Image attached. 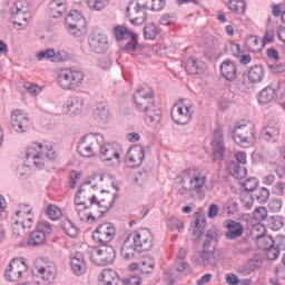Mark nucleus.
Returning a JSON list of instances; mask_svg holds the SVG:
<instances>
[{
    "mask_svg": "<svg viewBox=\"0 0 285 285\" xmlns=\"http://www.w3.org/2000/svg\"><path fill=\"white\" fill-rule=\"evenodd\" d=\"M154 246L153 233L148 228H140L131 232L125 239L120 255L127 262H131L137 255L144 250H150Z\"/></svg>",
    "mask_w": 285,
    "mask_h": 285,
    "instance_id": "f257e3e1",
    "label": "nucleus"
},
{
    "mask_svg": "<svg viewBox=\"0 0 285 285\" xmlns=\"http://www.w3.org/2000/svg\"><path fill=\"white\" fill-rule=\"evenodd\" d=\"M136 108L146 115L147 126H157L161 122V109L155 101V91L146 88H138L134 94Z\"/></svg>",
    "mask_w": 285,
    "mask_h": 285,
    "instance_id": "f03ea898",
    "label": "nucleus"
},
{
    "mask_svg": "<svg viewBox=\"0 0 285 285\" xmlns=\"http://www.w3.org/2000/svg\"><path fill=\"white\" fill-rule=\"evenodd\" d=\"M83 71L72 68L61 69L57 76V83L62 90H77L83 83Z\"/></svg>",
    "mask_w": 285,
    "mask_h": 285,
    "instance_id": "7ed1b4c3",
    "label": "nucleus"
},
{
    "mask_svg": "<svg viewBox=\"0 0 285 285\" xmlns=\"http://www.w3.org/2000/svg\"><path fill=\"white\" fill-rule=\"evenodd\" d=\"M255 125L250 121L243 120L236 124L233 139L242 148H247L248 144L255 141Z\"/></svg>",
    "mask_w": 285,
    "mask_h": 285,
    "instance_id": "20e7f679",
    "label": "nucleus"
},
{
    "mask_svg": "<svg viewBox=\"0 0 285 285\" xmlns=\"http://www.w3.org/2000/svg\"><path fill=\"white\" fill-rule=\"evenodd\" d=\"M115 199H117V194H110L107 191V195L102 199H98L94 203V209L87 215V222L91 223L96 219H101L110 208H112V204H115Z\"/></svg>",
    "mask_w": 285,
    "mask_h": 285,
    "instance_id": "39448f33",
    "label": "nucleus"
},
{
    "mask_svg": "<svg viewBox=\"0 0 285 285\" xmlns=\"http://www.w3.org/2000/svg\"><path fill=\"white\" fill-rule=\"evenodd\" d=\"M104 141V136L100 134H87L82 137L81 141L77 146V150L81 157H95L99 144Z\"/></svg>",
    "mask_w": 285,
    "mask_h": 285,
    "instance_id": "423d86ee",
    "label": "nucleus"
},
{
    "mask_svg": "<svg viewBox=\"0 0 285 285\" xmlns=\"http://www.w3.org/2000/svg\"><path fill=\"white\" fill-rule=\"evenodd\" d=\"M89 259L94 262L97 266H108V264H112L115 262V257H117V252H115V247L106 246L95 247L88 250Z\"/></svg>",
    "mask_w": 285,
    "mask_h": 285,
    "instance_id": "0eeeda50",
    "label": "nucleus"
},
{
    "mask_svg": "<svg viewBox=\"0 0 285 285\" xmlns=\"http://www.w3.org/2000/svg\"><path fill=\"white\" fill-rule=\"evenodd\" d=\"M115 235H117V229L112 223H104L97 227V229L92 234V239L97 244H101L106 246V244H110L115 239Z\"/></svg>",
    "mask_w": 285,
    "mask_h": 285,
    "instance_id": "6e6552de",
    "label": "nucleus"
},
{
    "mask_svg": "<svg viewBox=\"0 0 285 285\" xmlns=\"http://www.w3.org/2000/svg\"><path fill=\"white\" fill-rule=\"evenodd\" d=\"M23 271H28V265L26 264V258H12L8 268L4 272V279L7 282H19Z\"/></svg>",
    "mask_w": 285,
    "mask_h": 285,
    "instance_id": "1a4fd4ad",
    "label": "nucleus"
},
{
    "mask_svg": "<svg viewBox=\"0 0 285 285\" xmlns=\"http://www.w3.org/2000/svg\"><path fill=\"white\" fill-rule=\"evenodd\" d=\"M206 181L207 178L203 174L193 176L188 184H186V179H181L185 193H189L190 195H198L199 197H204V187L206 186Z\"/></svg>",
    "mask_w": 285,
    "mask_h": 285,
    "instance_id": "9d476101",
    "label": "nucleus"
},
{
    "mask_svg": "<svg viewBox=\"0 0 285 285\" xmlns=\"http://www.w3.org/2000/svg\"><path fill=\"white\" fill-rule=\"evenodd\" d=\"M171 119L178 126H186L193 119V106L177 104L171 108Z\"/></svg>",
    "mask_w": 285,
    "mask_h": 285,
    "instance_id": "9b49d317",
    "label": "nucleus"
},
{
    "mask_svg": "<svg viewBox=\"0 0 285 285\" xmlns=\"http://www.w3.org/2000/svg\"><path fill=\"white\" fill-rule=\"evenodd\" d=\"M66 29L70 35H77L81 28H86V18L79 10H71L65 19Z\"/></svg>",
    "mask_w": 285,
    "mask_h": 285,
    "instance_id": "f8f14e48",
    "label": "nucleus"
},
{
    "mask_svg": "<svg viewBox=\"0 0 285 285\" xmlns=\"http://www.w3.org/2000/svg\"><path fill=\"white\" fill-rule=\"evenodd\" d=\"M95 202H97V196L92 194L90 187L81 186L75 197L76 206H85V210H88V208H90V210L92 212L95 207Z\"/></svg>",
    "mask_w": 285,
    "mask_h": 285,
    "instance_id": "ddd939ff",
    "label": "nucleus"
},
{
    "mask_svg": "<svg viewBox=\"0 0 285 285\" xmlns=\"http://www.w3.org/2000/svg\"><path fill=\"white\" fill-rule=\"evenodd\" d=\"M255 239L258 248L267 250V259L273 262L279 257V249L275 248V239H273V237L262 234L257 235Z\"/></svg>",
    "mask_w": 285,
    "mask_h": 285,
    "instance_id": "4468645a",
    "label": "nucleus"
},
{
    "mask_svg": "<svg viewBox=\"0 0 285 285\" xmlns=\"http://www.w3.org/2000/svg\"><path fill=\"white\" fill-rule=\"evenodd\" d=\"M212 148L215 160L224 159V155H226V145L224 144V130L222 128L214 130Z\"/></svg>",
    "mask_w": 285,
    "mask_h": 285,
    "instance_id": "2eb2a0df",
    "label": "nucleus"
},
{
    "mask_svg": "<svg viewBox=\"0 0 285 285\" xmlns=\"http://www.w3.org/2000/svg\"><path fill=\"white\" fill-rule=\"evenodd\" d=\"M57 277V268L52 266L41 267L37 274H33V279L37 285H50Z\"/></svg>",
    "mask_w": 285,
    "mask_h": 285,
    "instance_id": "dca6fc26",
    "label": "nucleus"
},
{
    "mask_svg": "<svg viewBox=\"0 0 285 285\" xmlns=\"http://www.w3.org/2000/svg\"><path fill=\"white\" fill-rule=\"evenodd\" d=\"M11 126L16 132H28L30 119L23 114V111H21V109H17L11 115Z\"/></svg>",
    "mask_w": 285,
    "mask_h": 285,
    "instance_id": "f3484780",
    "label": "nucleus"
},
{
    "mask_svg": "<svg viewBox=\"0 0 285 285\" xmlns=\"http://www.w3.org/2000/svg\"><path fill=\"white\" fill-rule=\"evenodd\" d=\"M127 159L131 168H139L144 164V159H146L144 147L139 145L131 147L127 154Z\"/></svg>",
    "mask_w": 285,
    "mask_h": 285,
    "instance_id": "a211bd4d",
    "label": "nucleus"
},
{
    "mask_svg": "<svg viewBox=\"0 0 285 285\" xmlns=\"http://www.w3.org/2000/svg\"><path fill=\"white\" fill-rule=\"evenodd\" d=\"M219 259H222V252L215 248L202 250L198 264H200V266H217V264H219Z\"/></svg>",
    "mask_w": 285,
    "mask_h": 285,
    "instance_id": "6ab92c4d",
    "label": "nucleus"
},
{
    "mask_svg": "<svg viewBox=\"0 0 285 285\" xmlns=\"http://www.w3.org/2000/svg\"><path fill=\"white\" fill-rule=\"evenodd\" d=\"M225 228H227V232L225 233L226 239H239V237L244 235V224L237 220H226Z\"/></svg>",
    "mask_w": 285,
    "mask_h": 285,
    "instance_id": "aec40b11",
    "label": "nucleus"
},
{
    "mask_svg": "<svg viewBox=\"0 0 285 285\" xmlns=\"http://www.w3.org/2000/svg\"><path fill=\"white\" fill-rule=\"evenodd\" d=\"M98 148L100 150V156L104 161H112V159H120L121 157V154H119V151L115 148V145L105 144L104 138L102 140H100Z\"/></svg>",
    "mask_w": 285,
    "mask_h": 285,
    "instance_id": "412c9836",
    "label": "nucleus"
},
{
    "mask_svg": "<svg viewBox=\"0 0 285 285\" xmlns=\"http://www.w3.org/2000/svg\"><path fill=\"white\" fill-rule=\"evenodd\" d=\"M220 75L226 81H235L237 79V66L232 60H225L220 65Z\"/></svg>",
    "mask_w": 285,
    "mask_h": 285,
    "instance_id": "4be33fe9",
    "label": "nucleus"
},
{
    "mask_svg": "<svg viewBox=\"0 0 285 285\" xmlns=\"http://www.w3.org/2000/svg\"><path fill=\"white\" fill-rule=\"evenodd\" d=\"M85 101L83 98L72 97L66 101V108L70 117H77L83 112Z\"/></svg>",
    "mask_w": 285,
    "mask_h": 285,
    "instance_id": "5701e85b",
    "label": "nucleus"
},
{
    "mask_svg": "<svg viewBox=\"0 0 285 285\" xmlns=\"http://www.w3.org/2000/svg\"><path fill=\"white\" fill-rule=\"evenodd\" d=\"M88 43L97 55H104L108 50V38L106 37H90Z\"/></svg>",
    "mask_w": 285,
    "mask_h": 285,
    "instance_id": "b1692460",
    "label": "nucleus"
},
{
    "mask_svg": "<svg viewBox=\"0 0 285 285\" xmlns=\"http://www.w3.org/2000/svg\"><path fill=\"white\" fill-rule=\"evenodd\" d=\"M71 271L75 275L81 276L86 273V259L83 258V254L81 252H77L70 261Z\"/></svg>",
    "mask_w": 285,
    "mask_h": 285,
    "instance_id": "393cba45",
    "label": "nucleus"
},
{
    "mask_svg": "<svg viewBox=\"0 0 285 285\" xmlns=\"http://www.w3.org/2000/svg\"><path fill=\"white\" fill-rule=\"evenodd\" d=\"M217 242H219V233L217 229L213 228L207 230L203 240L202 250H213V248L217 246Z\"/></svg>",
    "mask_w": 285,
    "mask_h": 285,
    "instance_id": "a878e982",
    "label": "nucleus"
},
{
    "mask_svg": "<svg viewBox=\"0 0 285 285\" xmlns=\"http://www.w3.org/2000/svg\"><path fill=\"white\" fill-rule=\"evenodd\" d=\"M262 259L257 257L250 258L245 265L238 268V273L244 276L252 275L253 273H255V271H257V268L262 267Z\"/></svg>",
    "mask_w": 285,
    "mask_h": 285,
    "instance_id": "bb28decb",
    "label": "nucleus"
},
{
    "mask_svg": "<svg viewBox=\"0 0 285 285\" xmlns=\"http://www.w3.org/2000/svg\"><path fill=\"white\" fill-rule=\"evenodd\" d=\"M11 17L13 19H22V21H28L26 14H28V7L21 0H17L10 9Z\"/></svg>",
    "mask_w": 285,
    "mask_h": 285,
    "instance_id": "cd10ccee",
    "label": "nucleus"
},
{
    "mask_svg": "<svg viewBox=\"0 0 285 285\" xmlns=\"http://www.w3.org/2000/svg\"><path fill=\"white\" fill-rule=\"evenodd\" d=\"M204 68H206V65L195 58H189L185 65L186 72L188 75H202L204 72Z\"/></svg>",
    "mask_w": 285,
    "mask_h": 285,
    "instance_id": "c85d7f7f",
    "label": "nucleus"
},
{
    "mask_svg": "<svg viewBox=\"0 0 285 285\" xmlns=\"http://www.w3.org/2000/svg\"><path fill=\"white\" fill-rule=\"evenodd\" d=\"M264 66L256 65L248 70L247 77L250 83H262V81L264 80Z\"/></svg>",
    "mask_w": 285,
    "mask_h": 285,
    "instance_id": "c756f323",
    "label": "nucleus"
},
{
    "mask_svg": "<svg viewBox=\"0 0 285 285\" xmlns=\"http://www.w3.org/2000/svg\"><path fill=\"white\" fill-rule=\"evenodd\" d=\"M94 115L97 121H102V124H108V120L110 119V109L106 104L99 102L96 107Z\"/></svg>",
    "mask_w": 285,
    "mask_h": 285,
    "instance_id": "7c9ffc66",
    "label": "nucleus"
},
{
    "mask_svg": "<svg viewBox=\"0 0 285 285\" xmlns=\"http://www.w3.org/2000/svg\"><path fill=\"white\" fill-rule=\"evenodd\" d=\"M37 59L42 61V59H48L49 61H53L59 63V61H63V56L61 52H55V49H46L37 53Z\"/></svg>",
    "mask_w": 285,
    "mask_h": 285,
    "instance_id": "2f4dec72",
    "label": "nucleus"
},
{
    "mask_svg": "<svg viewBox=\"0 0 285 285\" xmlns=\"http://www.w3.org/2000/svg\"><path fill=\"white\" fill-rule=\"evenodd\" d=\"M194 224L193 235L202 237L206 230V216L204 214H196Z\"/></svg>",
    "mask_w": 285,
    "mask_h": 285,
    "instance_id": "473e14b6",
    "label": "nucleus"
},
{
    "mask_svg": "<svg viewBox=\"0 0 285 285\" xmlns=\"http://www.w3.org/2000/svg\"><path fill=\"white\" fill-rule=\"evenodd\" d=\"M140 271L144 275H150L155 272V258L150 255H145L140 259Z\"/></svg>",
    "mask_w": 285,
    "mask_h": 285,
    "instance_id": "72a5a7b5",
    "label": "nucleus"
},
{
    "mask_svg": "<svg viewBox=\"0 0 285 285\" xmlns=\"http://www.w3.org/2000/svg\"><path fill=\"white\" fill-rule=\"evenodd\" d=\"M275 99V88L267 86L258 94V104L266 106Z\"/></svg>",
    "mask_w": 285,
    "mask_h": 285,
    "instance_id": "f704fd0d",
    "label": "nucleus"
},
{
    "mask_svg": "<svg viewBox=\"0 0 285 285\" xmlns=\"http://www.w3.org/2000/svg\"><path fill=\"white\" fill-rule=\"evenodd\" d=\"M252 200L257 202V204H266L271 197V191L268 188L259 187L252 195Z\"/></svg>",
    "mask_w": 285,
    "mask_h": 285,
    "instance_id": "c9c22d12",
    "label": "nucleus"
},
{
    "mask_svg": "<svg viewBox=\"0 0 285 285\" xmlns=\"http://www.w3.org/2000/svg\"><path fill=\"white\" fill-rule=\"evenodd\" d=\"M46 234L39 232L38 229L32 232L29 236L28 245L29 246H43L46 244Z\"/></svg>",
    "mask_w": 285,
    "mask_h": 285,
    "instance_id": "e433bc0d",
    "label": "nucleus"
},
{
    "mask_svg": "<svg viewBox=\"0 0 285 285\" xmlns=\"http://www.w3.org/2000/svg\"><path fill=\"white\" fill-rule=\"evenodd\" d=\"M60 228H62L68 237H77L79 235V228L70 219L60 222Z\"/></svg>",
    "mask_w": 285,
    "mask_h": 285,
    "instance_id": "4c0bfd02",
    "label": "nucleus"
},
{
    "mask_svg": "<svg viewBox=\"0 0 285 285\" xmlns=\"http://www.w3.org/2000/svg\"><path fill=\"white\" fill-rule=\"evenodd\" d=\"M111 35L114 37H138L135 31L130 30L126 24H117L114 27Z\"/></svg>",
    "mask_w": 285,
    "mask_h": 285,
    "instance_id": "58836bf2",
    "label": "nucleus"
},
{
    "mask_svg": "<svg viewBox=\"0 0 285 285\" xmlns=\"http://www.w3.org/2000/svg\"><path fill=\"white\" fill-rule=\"evenodd\" d=\"M228 8L234 14H245L246 1L244 0H229Z\"/></svg>",
    "mask_w": 285,
    "mask_h": 285,
    "instance_id": "ea45409f",
    "label": "nucleus"
},
{
    "mask_svg": "<svg viewBox=\"0 0 285 285\" xmlns=\"http://www.w3.org/2000/svg\"><path fill=\"white\" fill-rule=\"evenodd\" d=\"M116 41H127L122 50H126L127 52H135L137 50V45L139 41L137 40V37H116Z\"/></svg>",
    "mask_w": 285,
    "mask_h": 285,
    "instance_id": "a19ab883",
    "label": "nucleus"
},
{
    "mask_svg": "<svg viewBox=\"0 0 285 285\" xmlns=\"http://www.w3.org/2000/svg\"><path fill=\"white\" fill-rule=\"evenodd\" d=\"M229 173L236 179H244V177H246V175H247L246 167L245 166H240L237 163H232L229 165Z\"/></svg>",
    "mask_w": 285,
    "mask_h": 285,
    "instance_id": "79ce46f5",
    "label": "nucleus"
},
{
    "mask_svg": "<svg viewBox=\"0 0 285 285\" xmlns=\"http://www.w3.org/2000/svg\"><path fill=\"white\" fill-rule=\"evenodd\" d=\"M50 8L56 12L52 17L53 19H59L66 14V3L60 2L59 0H51Z\"/></svg>",
    "mask_w": 285,
    "mask_h": 285,
    "instance_id": "37998d69",
    "label": "nucleus"
},
{
    "mask_svg": "<svg viewBox=\"0 0 285 285\" xmlns=\"http://www.w3.org/2000/svg\"><path fill=\"white\" fill-rule=\"evenodd\" d=\"M267 224L272 230H282L284 228V217L273 215L267 218Z\"/></svg>",
    "mask_w": 285,
    "mask_h": 285,
    "instance_id": "c03bdc74",
    "label": "nucleus"
},
{
    "mask_svg": "<svg viewBox=\"0 0 285 285\" xmlns=\"http://www.w3.org/2000/svg\"><path fill=\"white\" fill-rule=\"evenodd\" d=\"M36 146L42 150L45 159H48L49 161H55V159H57V153L52 150V145L43 146V144L37 142Z\"/></svg>",
    "mask_w": 285,
    "mask_h": 285,
    "instance_id": "a18cd8bd",
    "label": "nucleus"
},
{
    "mask_svg": "<svg viewBox=\"0 0 285 285\" xmlns=\"http://www.w3.org/2000/svg\"><path fill=\"white\" fill-rule=\"evenodd\" d=\"M37 229L40 233H43L45 237H48V236L52 235L53 227H52V224H50L46 220H40L37 224Z\"/></svg>",
    "mask_w": 285,
    "mask_h": 285,
    "instance_id": "49530a36",
    "label": "nucleus"
},
{
    "mask_svg": "<svg viewBox=\"0 0 285 285\" xmlns=\"http://www.w3.org/2000/svg\"><path fill=\"white\" fill-rule=\"evenodd\" d=\"M263 135H264L266 141H271V139H273V137H279V127H277V125L268 126L263 131Z\"/></svg>",
    "mask_w": 285,
    "mask_h": 285,
    "instance_id": "de8ad7c7",
    "label": "nucleus"
},
{
    "mask_svg": "<svg viewBox=\"0 0 285 285\" xmlns=\"http://www.w3.org/2000/svg\"><path fill=\"white\" fill-rule=\"evenodd\" d=\"M253 217L256 222H266L268 217V209H266V207H257L253 213Z\"/></svg>",
    "mask_w": 285,
    "mask_h": 285,
    "instance_id": "09e8293b",
    "label": "nucleus"
},
{
    "mask_svg": "<svg viewBox=\"0 0 285 285\" xmlns=\"http://www.w3.org/2000/svg\"><path fill=\"white\" fill-rule=\"evenodd\" d=\"M88 8L90 10H104L106 6H108V0H87Z\"/></svg>",
    "mask_w": 285,
    "mask_h": 285,
    "instance_id": "8fccbe9b",
    "label": "nucleus"
},
{
    "mask_svg": "<svg viewBox=\"0 0 285 285\" xmlns=\"http://www.w3.org/2000/svg\"><path fill=\"white\" fill-rule=\"evenodd\" d=\"M46 213L49 219H52V222H57V219L61 217V209L55 205H49Z\"/></svg>",
    "mask_w": 285,
    "mask_h": 285,
    "instance_id": "3c124183",
    "label": "nucleus"
},
{
    "mask_svg": "<svg viewBox=\"0 0 285 285\" xmlns=\"http://www.w3.org/2000/svg\"><path fill=\"white\" fill-rule=\"evenodd\" d=\"M168 226L171 230H178L179 233L184 230V222L175 216L169 218Z\"/></svg>",
    "mask_w": 285,
    "mask_h": 285,
    "instance_id": "603ef678",
    "label": "nucleus"
},
{
    "mask_svg": "<svg viewBox=\"0 0 285 285\" xmlns=\"http://www.w3.org/2000/svg\"><path fill=\"white\" fill-rule=\"evenodd\" d=\"M259 186V180L257 178H247L244 183V188L247 193H254Z\"/></svg>",
    "mask_w": 285,
    "mask_h": 285,
    "instance_id": "864d4df0",
    "label": "nucleus"
},
{
    "mask_svg": "<svg viewBox=\"0 0 285 285\" xmlns=\"http://www.w3.org/2000/svg\"><path fill=\"white\" fill-rule=\"evenodd\" d=\"M250 252V244L248 242H240L235 245L236 255H246Z\"/></svg>",
    "mask_w": 285,
    "mask_h": 285,
    "instance_id": "5fc2aeb1",
    "label": "nucleus"
},
{
    "mask_svg": "<svg viewBox=\"0 0 285 285\" xmlns=\"http://www.w3.org/2000/svg\"><path fill=\"white\" fill-rule=\"evenodd\" d=\"M32 159H35V166L38 167L40 170H42V168H46V154H43V151H41L40 154H35L32 156Z\"/></svg>",
    "mask_w": 285,
    "mask_h": 285,
    "instance_id": "6e6d98bb",
    "label": "nucleus"
},
{
    "mask_svg": "<svg viewBox=\"0 0 285 285\" xmlns=\"http://www.w3.org/2000/svg\"><path fill=\"white\" fill-rule=\"evenodd\" d=\"M282 206H283L282 199H278V198H272L267 205L271 213H279L282 210Z\"/></svg>",
    "mask_w": 285,
    "mask_h": 285,
    "instance_id": "4d7b16f0",
    "label": "nucleus"
},
{
    "mask_svg": "<svg viewBox=\"0 0 285 285\" xmlns=\"http://www.w3.org/2000/svg\"><path fill=\"white\" fill-rule=\"evenodd\" d=\"M247 42L252 45V48H254V50H262V37H248L247 38Z\"/></svg>",
    "mask_w": 285,
    "mask_h": 285,
    "instance_id": "13d9d810",
    "label": "nucleus"
},
{
    "mask_svg": "<svg viewBox=\"0 0 285 285\" xmlns=\"http://www.w3.org/2000/svg\"><path fill=\"white\" fill-rule=\"evenodd\" d=\"M82 174L77 170L70 171V188H76L77 181L81 179Z\"/></svg>",
    "mask_w": 285,
    "mask_h": 285,
    "instance_id": "bf43d9fd",
    "label": "nucleus"
},
{
    "mask_svg": "<svg viewBox=\"0 0 285 285\" xmlns=\"http://www.w3.org/2000/svg\"><path fill=\"white\" fill-rule=\"evenodd\" d=\"M150 32H153V33H150ZM148 35H149V37H151L153 35L154 36L159 35V28H157V26H155V24L146 26L144 28V37H148Z\"/></svg>",
    "mask_w": 285,
    "mask_h": 285,
    "instance_id": "052dcab7",
    "label": "nucleus"
},
{
    "mask_svg": "<svg viewBox=\"0 0 285 285\" xmlns=\"http://www.w3.org/2000/svg\"><path fill=\"white\" fill-rule=\"evenodd\" d=\"M284 188L285 185L282 181L276 183L273 188H272V193L274 195H277L278 197H282V195H284Z\"/></svg>",
    "mask_w": 285,
    "mask_h": 285,
    "instance_id": "680f3d73",
    "label": "nucleus"
},
{
    "mask_svg": "<svg viewBox=\"0 0 285 285\" xmlns=\"http://www.w3.org/2000/svg\"><path fill=\"white\" fill-rule=\"evenodd\" d=\"M24 88L30 92V95H33V96H37L38 94L41 92V88H39V86L31 82L24 83Z\"/></svg>",
    "mask_w": 285,
    "mask_h": 285,
    "instance_id": "e2e57ef3",
    "label": "nucleus"
},
{
    "mask_svg": "<svg viewBox=\"0 0 285 285\" xmlns=\"http://www.w3.org/2000/svg\"><path fill=\"white\" fill-rule=\"evenodd\" d=\"M229 51L234 57H239V55H242V46L237 42H230Z\"/></svg>",
    "mask_w": 285,
    "mask_h": 285,
    "instance_id": "0e129e2a",
    "label": "nucleus"
},
{
    "mask_svg": "<svg viewBox=\"0 0 285 285\" xmlns=\"http://www.w3.org/2000/svg\"><path fill=\"white\" fill-rule=\"evenodd\" d=\"M124 285H141V277L130 276L129 278L122 282Z\"/></svg>",
    "mask_w": 285,
    "mask_h": 285,
    "instance_id": "69168bd1",
    "label": "nucleus"
},
{
    "mask_svg": "<svg viewBox=\"0 0 285 285\" xmlns=\"http://www.w3.org/2000/svg\"><path fill=\"white\" fill-rule=\"evenodd\" d=\"M276 246L275 248L278 250H285V236H277L276 239L274 240Z\"/></svg>",
    "mask_w": 285,
    "mask_h": 285,
    "instance_id": "338daca9",
    "label": "nucleus"
},
{
    "mask_svg": "<svg viewBox=\"0 0 285 285\" xmlns=\"http://www.w3.org/2000/svg\"><path fill=\"white\" fill-rule=\"evenodd\" d=\"M226 282L228 285H237L239 284V277L233 273L226 275Z\"/></svg>",
    "mask_w": 285,
    "mask_h": 285,
    "instance_id": "774afa93",
    "label": "nucleus"
}]
</instances>
